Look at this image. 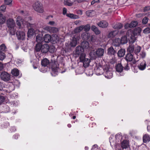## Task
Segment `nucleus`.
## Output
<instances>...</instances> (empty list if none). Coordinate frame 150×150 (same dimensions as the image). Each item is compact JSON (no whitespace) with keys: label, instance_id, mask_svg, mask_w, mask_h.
Listing matches in <instances>:
<instances>
[{"label":"nucleus","instance_id":"f257e3e1","mask_svg":"<svg viewBox=\"0 0 150 150\" xmlns=\"http://www.w3.org/2000/svg\"><path fill=\"white\" fill-rule=\"evenodd\" d=\"M104 52V49L102 48H99L96 50L91 51L89 53V55L92 59H94L97 57H100L103 56Z\"/></svg>","mask_w":150,"mask_h":150},{"label":"nucleus","instance_id":"f03ea898","mask_svg":"<svg viewBox=\"0 0 150 150\" xmlns=\"http://www.w3.org/2000/svg\"><path fill=\"white\" fill-rule=\"evenodd\" d=\"M33 8L36 11L40 13H42L44 10L42 4L39 1L35 2L33 5Z\"/></svg>","mask_w":150,"mask_h":150},{"label":"nucleus","instance_id":"7ed1b4c3","mask_svg":"<svg viewBox=\"0 0 150 150\" xmlns=\"http://www.w3.org/2000/svg\"><path fill=\"white\" fill-rule=\"evenodd\" d=\"M0 76L1 80L5 82L9 81L11 79V75L6 71L1 72Z\"/></svg>","mask_w":150,"mask_h":150},{"label":"nucleus","instance_id":"20e7f679","mask_svg":"<svg viewBox=\"0 0 150 150\" xmlns=\"http://www.w3.org/2000/svg\"><path fill=\"white\" fill-rule=\"evenodd\" d=\"M104 74L105 77L108 79H110L112 77V72L109 70L108 67H104Z\"/></svg>","mask_w":150,"mask_h":150},{"label":"nucleus","instance_id":"39448f33","mask_svg":"<svg viewBox=\"0 0 150 150\" xmlns=\"http://www.w3.org/2000/svg\"><path fill=\"white\" fill-rule=\"evenodd\" d=\"M125 59L127 62L132 61L133 64H135L136 63V61L135 60L134 58L131 53H127L126 55Z\"/></svg>","mask_w":150,"mask_h":150},{"label":"nucleus","instance_id":"423d86ee","mask_svg":"<svg viewBox=\"0 0 150 150\" xmlns=\"http://www.w3.org/2000/svg\"><path fill=\"white\" fill-rule=\"evenodd\" d=\"M45 29L50 33H57L59 31V29L56 27L50 26H47L45 28Z\"/></svg>","mask_w":150,"mask_h":150},{"label":"nucleus","instance_id":"0eeeda50","mask_svg":"<svg viewBox=\"0 0 150 150\" xmlns=\"http://www.w3.org/2000/svg\"><path fill=\"white\" fill-rule=\"evenodd\" d=\"M80 38V37L78 35H75L72 38L71 41L70 42V45L71 47H74L77 44V42Z\"/></svg>","mask_w":150,"mask_h":150},{"label":"nucleus","instance_id":"6e6552de","mask_svg":"<svg viewBox=\"0 0 150 150\" xmlns=\"http://www.w3.org/2000/svg\"><path fill=\"white\" fill-rule=\"evenodd\" d=\"M50 64L51 65V68L52 71L55 73L57 72V69H58V67L57 65V62L54 60L52 59Z\"/></svg>","mask_w":150,"mask_h":150},{"label":"nucleus","instance_id":"1a4fd4ad","mask_svg":"<svg viewBox=\"0 0 150 150\" xmlns=\"http://www.w3.org/2000/svg\"><path fill=\"white\" fill-rule=\"evenodd\" d=\"M117 40L118 42L117 44H116L117 45H119L120 43H121L122 44H124L127 43V38L125 36L122 37L121 38V39L119 38H117L115 40V41Z\"/></svg>","mask_w":150,"mask_h":150},{"label":"nucleus","instance_id":"9d476101","mask_svg":"<svg viewBox=\"0 0 150 150\" xmlns=\"http://www.w3.org/2000/svg\"><path fill=\"white\" fill-rule=\"evenodd\" d=\"M84 50L83 48L81 46H78L76 48L75 54L78 55H80L83 53Z\"/></svg>","mask_w":150,"mask_h":150},{"label":"nucleus","instance_id":"9b49d317","mask_svg":"<svg viewBox=\"0 0 150 150\" xmlns=\"http://www.w3.org/2000/svg\"><path fill=\"white\" fill-rule=\"evenodd\" d=\"M7 25L8 28L15 26V21L13 19L9 18L6 21Z\"/></svg>","mask_w":150,"mask_h":150},{"label":"nucleus","instance_id":"f8f14e48","mask_svg":"<svg viewBox=\"0 0 150 150\" xmlns=\"http://www.w3.org/2000/svg\"><path fill=\"white\" fill-rule=\"evenodd\" d=\"M16 35L18 40H23L25 36V33L22 31H18L16 33Z\"/></svg>","mask_w":150,"mask_h":150},{"label":"nucleus","instance_id":"ddd939ff","mask_svg":"<svg viewBox=\"0 0 150 150\" xmlns=\"http://www.w3.org/2000/svg\"><path fill=\"white\" fill-rule=\"evenodd\" d=\"M49 46L47 44L42 45L41 47V52L43 53H45L49 51Z\"/></svg>","mask_w":150,"mask_h":150},{"label":"nucleus","instance_id":"4468645a","mask_svg":"<svg viewBox=\"0 0 150 150\" xmlns=\"http://www.w3.org/2000/svg\"><path fill=\"white\" fill-rule=\"evenodd\" d=\"M118 31L117 30H114L111 31L109 33L107 37L108 38H113L116 36L118 34Z\"/></svg>","mask_w":150,"mask_h":150},{"label":"nucleus","instance_id":"2eb2a0df","mask_svg":"<svg viewBox=\"0 0 150 150\" xmlns=\"http://www.w3.org/2000/svg\"><path fill=\"white\" fill-rule=\"evenodd\" d=\"M98 25L100 27L105 28L108 25V23L105 21H100L97 23Z\"/></svg>","mask_w":150,"mask_h":150},{"label":"nucleus","instance_id":"dca6fc26","mask_svg":"<svg viewBox=\"0 0 150 150\" xmlns=\"http://www.w3.org/2000/svg\"><path fill=\"white\" fill-rule=\"evenodd\" d=\"M112 47H110L108 50V53L109 55H114L117 52V50Z\"/></svg>","mask_w":150,"mask_h":150},{"label":"nucleus","instance_id":"f3484780","mask_svg":"<svg viewBox=\"0 0 150 150\" xmlns=\"http://www.w3.org/2000/svg\"><path fill=\"white\" fill-rule=\"evenodd\" d=\"M123 68L121 63H118L115 66L116 71L118 72H121L123 70Z\"/></svg>","mask_w":150,"mask_h":150},{"label":"nucleus","instance_id":"a211bd4d","mask_svg":"<svg viewBox=\"0 0 150 150\" xmlns=\"http://www.w3.org/2000/svg\"><path fill=\"white\" fill-rule=\"evenodd\" d=\"M50 63L49 61L46 58L44 59L41 61V64L42 66L44 67L47 66L50 64Z\"/></svg>","mask_w":150,"mask_h":150},{"label":"nucleus","instance_id":"6ab92c4d","mask_svg":"<svg viewBox=\"0 0 150 150\" xmlns=\"http://www.w3.org/2000/svg\"><path fill=\"white\" fill-rule=\"evenodd\" d=\"M90 37V34L86 32L83 33L81 35V38L84 40H88Z\"/></svg>","mask_w":150,"mask_h":150},{"label":"nucleus","instance_id":"aec40b11","mask_svg":"<svg viewBox=\"0 0 150 150\" xmlns=\"http://www.w3.org/2000/svg\"><path fill=\"white\" fill-rule=\"evenodd\" d=\"M143 142L144 143H146L147 142L150 141V137L148 134H145L143 137Z\"/></svg>","mask_w":150,"mask_h":150},{"label":"nucleus","instance_id":"412c9836","mask_svg":"<svg viewBox=\"0 0 150 150\" xmlns=\"http://www.w3.org/2000/svg\"><path fill=\"white\" fill-rule=\"evenodd\" d=\"M36 41L38 42V43H41L43 41L42 35L41 34L38 35L36 37Z\"/></svg>","mask_w":150,"mask_h":150},{"label":"nucleus","instance_id":"4be33fe9","mask_svg":"<svg viewBox=\"0 0 150 150\" xmlns=\"http://www.w3.org/2000/svg\"><path fill=\"white\" fill-rule=\"evenodd\" d=\"M146 67V63L145 61H143L138 66V67L139 69L143 70L145 69Z\"/></svg>","mask_w":150,"mask_h":150},{"label":"nucleus","instance_id":"5701e85b","mask_svg":"<svg viewBox=\"0 0 150 150\" xmlns=\"http://www.w3.org/2000/svg\"><path fill=\"white\" fill-rule=\"evenodd\" d=\"M51 39V36L48 34H46L44 37V40L46 43L49 42L50 41Z\"/></svg>","mask_w":150,"mask_h":150},{"label":"nucleus","instance_id":"b1692460","mask_svg":"<svg viewBox=\"0 0 150 150\" xmlns=\"http://www.w3.org/2000/svg\"><path fill=\"white\" fill-rule=\"evenodd\" d=\"M91 29L96 35H98L100 33V31L98 30V28L95 25H92L91 27Z\"/></svg>","mask_w":150,"mask_h":150},{"label":"nucleus","instance_id":"393cba45","mask_svg":"<svg viewBox=\"0 0 150 150\" xmlns=\"http://www.w3.org/2000/svg\"><path fill=\"white\" fill-rule=\"evenodd\" d=\"M129 146V143L126 140H124L121 143V147L122 149H126Z\"/></svg>","mask_w":150,"mask_h":150},{"label":"nucleus","instance_id":"a878e982","mask_svg":"<svg viewBox=\"0 0 150 150\" xmlns=\"http://www.w3.org/2000/svg\"><path fill=\"white\" fill-rule=\"evenodd\" d=\"M23 20L22 19L21 17L19 16H18L16 19V23L17 25H18L19 26H21V23L23 22Z\"/></svg>","mask_w":150,"mask_h":150},{"label":"nucleus","instance_id":"bb28decb","mask_svg":"<svg viewBox=\"0 0 150 150\" xmlns=\"http://www.w3.org/2000/svg\"><path fill=\"white\" fill-rule=\"evenodd\" d=\"M141 32V28H137L134 30L133 34L135 35H139Z\"/></svg>","mask_w":150,"mask_h":150},{"label":"nucleus","instance_id":"cd10ccee","mask_svg":"<svg viewBox=\"0 0 150 150\" xmlns=\"http://www.w3.org/2000/svg\"><path fill=\"white\" fill-rule=\"evenodd\" d=\"M125 50L124 49H121L118 52L117 54L119 57H122L125 54Z\"/></svg>","mask_w":150,"mask_h":150},{"label":"nucleus","instance_id":"c85d7f7f","mask_svg":"<svg viewBox=\"0 0 150 150\" xmlns=\"http://www.w3.org/2000/svg\"><path fill=\"white\" fill-rule=\"evenodd\" d=\"M90 62V59L86 58L82 62L83 63V65L85 67H86L88 66Z\"/></svg>","mask_w":150,"mask_h":150},{"label":"nucleus","instance_id":"c756f323","mask_svg":"<svg viewBox=\"0 0 150 150\" xmlns=\"http://www.w3.org/2000/svg\"><path fill=\"white\" fill-rule=\"evenodd\" d=\"M11 73L14 76H17L19 75V72L18 69H14L12 70Z\"/></svg>","mask_w":150,"mask_h":150},{"label":"nucleus","instance_id":"7c9ffc66","mask_svg":"<svg viewBox=\"0 0 150 150\" xmlns=\"http://www.w3.org/2000/svg\"><path fill=\"white\" fill-rule=\"evenodd\" d=\"M83 29V25H81L76 28L74 30V32L75 33H78L81 32Z\"/></svg>","mask_w":150,"mask_h":150},{"label":"nucleus","instance_id":"2f4dec72","mask_svg":"<svg viewBox=\"0 0 150 150\" xmlns=\"http://www.w3.org/2000/svg\"><path fill=\"white\" fill-rule=\"evenodd\" d=\"M123 27L122 24L120 23H117L116 24L113 28L115 29H121Z\"/></svg>","mask_w":150,"mask_h":150},{"label":"nucleus","instance_id":"473e14b6","mask_svg":"<svg viewBox=\"0 0 150 150\" xmlns=\"http://www.w3.org/2000/svg\"><path fill=\"white\" fill-rule=\"evenodd\" d=\"M9 28V32L11 35H14L16 31V27L15 26L14 27H11Z\"/></svg>","mask_w":150,"mask_h":150},{"label":"nucleus","instance_id":"72a5a7b5","mask_svg":"<svg viewBox=\"0 0 150 150\" xmlns=\"http://www.w3.org/2000/svg\"><path fill=\"white\" fill-rule=\"evenodd\" d=\"M134 47L132 45H129V47L128 48L127 50L129 53H132L134 51Z\"/></svg>","mask_w":150,"mask_h":150},{"label":"nucleus","instance_id":"f704fd0d","mask_svg":"<svg viewBox=\"0 0 150 150\" xmlns=\"http://www.w3.org/2000/svg\"><path fill=\"white\" fill-rule=\"evenodd\" d=\"M81 45L82 46V47L84 48H87L89 47L88 42L86 41H84L82 42L81 43Z\"/></svg>","mask_w":150,"mask_h":150},{"label":"nucleus","instance_id":"c9c22d12","mask_svg":"<svg viewBox=\"0 0 150 150\" xmlns=\"http://www.w3.org/2000/svg\"><path fill=\"white\" fill-rule=\"evenodd\" d=\"M5 18L3 14L0 13V24L3 23L5 21Z\"/></svg>","mask_w":150,"mask_h":150},{"label":"nucleus","instance_id":"e433bc0d","mask_svg":"<svg viewBox=\"0 0 150 150\" xmlns=\"http://www.w3.org/2000/svg\"><path fill=\"white\" fill-rule=\"evenodd\" d=\"M41 43H37L36 45L35 50L36 52L41 51V47H42Z\"/></svg>","mask_w":150,"mask_h":150},{"label":"nucleus","instance_id":"4c0bfd02","mask_svg":"<svg viewBox=\"0 0 150 150\" xmlns=\"http://www.w3.org/2000/svg\"><path fill=\"white\" fill-rule=\"evenodd\" d=\"M67 16L72 19H76L78 18V16H77L74 15L72 14H67Z\"/></svg>","mask_w":150,"mask_h":150},{"label":"nucleus","instance_id":"58836bf2","mask_svg":"<svg viewBox=\"0 0 150 150\" xmlns=\"http://www.w3.org/2000/svg\"><path fill=\"white\" fill-rule=\"evenodd\" d=\"M34 30L32 28L29 29L28 32V37H30L33 35Z\"/></svg>","mask_w":150,"mask_h":150},{"label":"nucleus","instance_id":"ea45409f","mask_svg":"<svg viewBox=\"0 0 150 150\" xmlns=\"http://www.w3.org/2000/svg\"><path fill=\"white\" fill-rule=\"evenodd\" d=\"M141 48L139 46H137L134 48V52L136 54H137L138 53L140 52Z\"/></svg>","mask_w":150,"mask_h":150},{"label":"nucleus","instance_id":"a19ab883","mask_svg":"<svg viewBox=\"0 0 150 150\" xmlns=\"http://www.w3.org/2000/svg\"><path fill=\"white\" fill-rule=\"evenodd\" d=\"M138 23L137 21H134L130 23L129 28L134 27L137 25Z\"/></svg>","mask_w":150,"mask_h":150},{"label":"nucleus","instance_id":"79ce46f5","mask_svg":"<svg viewBox=\"0 0 150 150\" xmlns=\"http://www.w3.org/2000/svg\"><path fill=\"white\" fill-rule=\"evenodd\" d=\"M52 38L54 41H55L56 42L59 41V38L58 35L55 34L53 35Z\"/></svg>","mask_w":150,"mask_h":150},{"label":"nucleus","instance_id":"37998d69","mask_svg":"<svg viewBox=\"0 0 150 150\" xmlns=\"http://www.w3.org/2000/svg\"><path fill=\"white\" fill-rule=\"evenodd\" d=\"M83 26L84 30L86 32L90 30L91 28V26L89 24H87L85 26L83 25Z\"/></svg>","mask_w":150,"mask_h":150},{"label":"nucleus","instance_id":"c03bdc74","mask_svg":"<svg viewBox=\"0 0 150 150\" xmlns=\"http://www.w3.org/2000/svg\"><path fill=\"white\" fill-rule=\"evenodd\" d=\"M80 55L79 59L80 62H83L85 59H86L85 58V54L84 53H83Z\"/></svg>","mask_w":150,"mask_h":150},{"label":"nucleus","instance_id":"a18cd8bd","mask_svg":"<svg viewBox=\"0 0 150 150\" xmlns=\"http://www.w3.org/2000/svg\"><path fill=\"white\" fill-rule=\"evenodd\" d=\"M6 57L5 53L2 52H0V60H3Z\"/></svg>","mask_w":150,"mask_h":150},{"label":"nucleus","instance_id":"49530a36","mask_svg":"<svg viewBox=\"0 0 150 150\" xmlns=\"http://www.w3.org/2000/svg\"><path fill=\"white\" fill-rule=\"evenodd\" d=\"M143 32L146 34L150 33V28L148 27L146 28L143 30Z\"/></svg>","mask_w":150,"mask_h":150},{"label":"nucleus","instance_id":"de8ad7c7","mask_svg":"<svg viewBox=\"0 0 150 150\" xmlns=\"http://www.w3.org/2000/svg\"><path fill=\"white\" fill-rule=\"evenodd\" d=\"M6 47L4 44H2L0 46V52H2L5 50Z\"/></svg>","mask_w":150,"mask_h":150},{"label":"nucleus","instance_id":"09e8293b","mask_svg":"<svg viewBox=\"0 0 150 150\" xmlns=\"http://www.w3.org/2000/svg\"><path fill=\"white\" fill-rule=\"evenodd\" d=\"M6 6L5 5H3L0 6V11L4 12L6 9Z\"/></svg>","mask_w":150,"mask_h":150},{"label":"nucleus","instance_id":"8fccbe9b","mask_svg":"<svg viewBox=\"0 0 150 150\" xmlns=\"http://www.w3.org/2000/svg\"><path fill=\"white\" fill-rule=\"evenodd\" d=\"M148 18L146 17H144L142 20V23L144 24H146L148 22Z\"/></svg>","mask_w":150,"mask_h":150},{"label":"nucleus","instance_id":"3c124183","mask_svg":"<svg viewBox=\"0 0 150 150\" xmlns=\"http://www.w3.org/2000/svg\"><path fill=\"white\" fill-rule=\"evenodd\" d=\"M12 1V0H4L5 4L6 5L10 4Z\"/></svg>","mask_w":150,"mask_h":150},{"label":"nucleus","instance_id":"603ef678","mask_svg":"<svg viewBox=\"0 0 150 150\" xmlns=\"http://www.w3.org/2000/svg\"><path fill=\"white\" fill-rule=\"evenodd\" d=\"M5 99L3 96H0V105L4 101Z\"/></svg>","mask_w":150,"mask_h":150},{"label":"nucleus","instance_id":"864d4df0","mask_svg":"<svg viewBox=\"0 0 150 150\" xmlns=\"http://www.w3.org/2000/svg\"><path fill=\"white\" fill-rule=\"evenodd\" d=\"M92 12H93V11H91V10L88 11H87L86 12V14L87 16H91L92 15Z\"/></svg>","mask_w":150,"mask_h":150},{"label":"nucleus","instance_id":"5fc2aeb1","mask_svg":"<svg viewBox=\"0 0 150 150\" xmlns=\"http://www.w3.org/2000/svg\"><path fill=\"white\" fill-rule=\"evenodd\" d=\"M124 69L125 70L127 71L129 69V67L128 66L127 63L126 64V65L124 67Z\"/></svg>","mask_w":150,"mask_h":150},{"label":"nucleus","instance_id":"6e6d98bb","mask_svg":"<svg viewBox=\"0 0 150 150\" xmlns=\"http://www.w3.org/2000/svg\"><path fill=\"white\" fill-rule=\"evenodd\" d=\"M131 40L129 41L130 45H132L135 41V39H132V37H131Z\"/></svg>","mask_w":150,"mask_h":150},{"label":"nucleus","instance_id":"4d7b16f0","mask_svg":"<svg viewBox=\"0 0 150 150\" xmlns=\"http://www.w3.org/2000/svg\"><path fill=\"white\" fill-rule=\"evenodd\" d=\"M150 9V7L147 6L146 7L144 8V12H146L147 11H148Z\"/></svg>","mask_w":150,"mask_h":150},{"label":"nucleus","instance_id":"13d9d810","mask_svg":"<svg viewBox=\"0 0 150 150\" xmlns=\"http://www.w3.org/2000/svg\"><path fill=\"white\" fill-rule=\"evenodd\" d=\"M90 40L92 41L93 42L95 40V36L94 35H90Z\"/></svg>","mask_w":150,"mask_h":150},{"label":"nucleus","instance_id":"bf43d9fd","mask_svg":"<svg viewBox=\"0 0 150 150\" xmlns=\"http://www.w3.org/2000/svg\"><path fill=\"white\" fill-rule=\"evenodd\" d=\"M130 24L127 23L125 25V29H127L128 28H129Z\"/></svg>","mask_w":150,"mask_h":150},{"label":"nucleus","instance_id":"052dcab7","mask_svg":"<svg viewBox=\"0 0 150 150\" xmlns=\"http://www.w3.org/2000/svg\"><path fill=\"white\" fill-rule=\"evenodd\" d=\"M67 12V9L65 8H64L63 9V14L65 15L66 14Z\"/></svg>","mask_w":150,"mask_h":150},{"label":"nucleus","instance_id":"680f3d73","mask_svg":"<svg viewBox=\"0 0 150 150\" xmlns=\"http://www.w3.org/2000/svg\"><path fill=\"white\" fill-rule=\"evenodd\" d=\"M143 16V14L142 13H139L136 15V16L137 17L140 18Z\"/></svg>","mask_w":150,"mask_h":150},{"label":"nucleus","instance_id":"e2e57ef3","mask_svg":"<svg viewBox=\"0 0 150 150\" xmlns=\"http://www.w3.org/2000/svg\"><path fill=\"white\" fill-rule=\"evenodd\" d=\"M3 68V64L0 62V71L2 70Z\"/></svg>","mask_w":150,"mask_h":150},{"label":"nucleus","instance_id":"0e129e2a","mask_svg":"<svg viewBox=\"0 0 150 150\" xmlns=\"http://www.w3.org/2000/svg\"><path fill=\"white\" fill-rule=\"evenodd\" d=\"M54 23V22L53 21H50L49 22V24L51 25H53Z\"/></svg>","mask_w":150,"mask_h":150},{"label":"nucleus","instance_id":"69168bd1","mask_svg":"<svg viewBox=\"0 0 150 150\" xmlns=\"http://www.w3.org/2000/svg\"><path fill=\"white\" fill-rule=\"evenodd\" d=\"M32 20V18L31 17L29 16L26 18V20L28 21H30Z\"/></svg>","mask_w":150,"mask_h":150},{"label":"nucleus","instance_id":"338daca9","mask_svg":"<svg viewBox=\"0 0 150 150\" xmlns=\"http://www.w3.org/2000/svg\"><path fill=\"white\" fill-rule=\"evenodd\" d=\"M77 13L78 14H80L81 15L82 14V11L81 10H78L77 11Z\"/></svg>","mask_w":150,"mask_h":150},{"label":"nucleus","instance_id":"774afa93","mask_svg":"<svg viewBox=\"0 0 150 150\" xmlns=\"http://www.w3.org/2000/svg\"><path fill=\"white\" fill-rule=\"evenodd\" d=\"M116 39H115V40H114V41H113V44H114L115 45H116L117 46H119V45H116V44H117V40L116 41H115V40Z\"/></svg>","mask_w":150,"mask_h":150}]
</instances>
